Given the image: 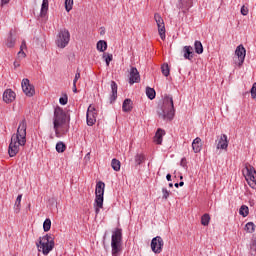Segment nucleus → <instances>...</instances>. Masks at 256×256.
<instances>
[{
  "instance_id": "f257e3e1",
  "label": "nucleus",
  "mask_w": 256,
  "mask_h": 256,
  "mask_svg": "<svg viewBox=\"0 0 256 256\" xmlns=\"http://www.w3.org/2000/svg\"><path fill=\"white\" fill-rule=\"evenodd\" d=\"M27 143V121L22 120L17 128V133L13 134L8 147L9 157H15L21 147H25Z\"/></svg>"
},
{
  "instance_id": "f03ea898",
  "label": "nucleus",
  "mask_w": 256,
  "mask_h": 256,
  "mask_svg": "<svg viewBox=\"0 0 256 256\" xmlns=\"http://www.w3.org/2000/svg\"><path fill=\"white\" fill-rule=\"evenodd\" d=\"M69 116L63 108L57 106L54 109L53 125L56 137H63L69 131Z\"/></svg>"
},
{
  "instance_id": "7ed1b4c3",
  "label": "nucleus",
  "mask_w": 256,
  "mask_h": 256,
  "mask_svg": "<svg viewBox=\"0 0 256 256\" xmlns=\"http://www.w3.org/2000/svg\"><path fill=\"white\" fill-rule=\"evenodd\" d=\"M160 119L164 121H173L175 117V105L173 104V97L166 95L163 99L162 108L158 111Z\"/></svg>"
},
{
  "instance_id": "20e7f679",
  "label": "nucleus",
  "mask_w": 256,
  "mask_h": 256,
  "mask_svg": "<svg viewBox=\"0 0 256 256\" xmlns=\"http://www.w3.org/2000/svg\"><path fill=\"white\" fill-rule=\"evenodd\" d=\"M111 249L112 256H121L123 253V230L121 228H116L112 232Z\"/></svg>"
},
{
  "instance_id": "39448f33",
  "label": "nucleus",
  "mask_w": 256,
  "mask_h": 256,
  "mask_svg": "<svg viewBox=\"0 0 256 256\" xmlns=\"http://www.w3.org/2000/svg\"><path fill=\"white\" fill-rule=\"evenodd\" d=\"M95 201H94V207H95V213L96 215H99L100 209H103V195H105V183L98 182L96 184V190H95Z\"/></svg>"
},
{
  "instance_id": "423d86ee",
  "label": "nucleus",
  "mask_w": 256,
  "mask_h": 256,
  "mask_svg": "<svg viewBox=\"0 0 256 256\" xmlns=\"http://www.w3.org/2000/svg\"><path fill=\"white\" fill-rule=\"evenodd\" d=\"M38 247V251H42L43 255H47L53 251L55 247V242H53V238L49 235H45L40 237L39 243H36Z\"/></svg>"
},
{
  "instance_id": "0eeeda50",
  "label": "nucleus",
  "mask_w": 256,
  "mask_h": 256,
  "mask_svg": "<svg viewBox=\"0 0 256 256\" xmlns=\"http://www.w3.org/2000/svg\"><path fill=\"white\" fill-rule=\"evenodd\" d=\"M69 41H71V34L67 29H61L56 37V46L59 49H65L67 45H69Z\"/></svg>"
},
{
  "instance_id": "6e6552de",
  "label": "nucleus",
  "mask_w": 256,
  "mask_h": 256,
  "mask_svg": "<svg viewBox=\"0 0 256 256\" xmlns=\"http://www.w3.org/2000/svg\"><path fill=\"white\" fill-rule=\"evenodd\" d=\"M242 173L250 187L252 189H255L256 187V181H255V167L251 166V164H245V167L242 170Z\"/></svg>"
},
{
  "instance_id": "1a4fd4ad",
  "label": "nucleus",
  "mask_w": 256,
  "mask_h": 256,
  "mask_svg": "<svg viewBox=\"0 0 256 256\" xmlns=\"http://www.w3.org/2000/svg\"><path fill=\"white\" fill-rule=\"evenodd\" d=\"M154 20L156 21L157 27H158V33L162 41H165V21L163 20V17L159 13L154 14Z\"/></svg>"
},
{
  "instance_id": "9d476101",
  "label": "nucleus",
  "mask_w": 256,
  "mask_h": 256,
  "mask_svg": "<svg viewBox=\"0 0 256 256\" xmlns=\"http://www.w3.org/2000/svg\"><path fill=\"white\" fill-rule=\"evenodd\" d=\"M163 245H165L163 238H161V236H156L152 239L150 247L153 253L159 254L163 251Z\"/></svg>"
},
{
  "instance_id": "9b49d317",
  "label": "nucleus",
  "mask_w": 256,
  "mask_h": 256,
  "mask_svg": "<svg viewBox=\"0 0 256 256\" xmlns=\"http://www.w3.org/2000/svg\"><path fill=\"white\" fill-rule=\"evenodd\" d=\"M86 119H87V125H89L90 127H93V125L97 123V110L95 109V106L90 105L88 107Z\"/></svg>"
},
{
  "instance_id": "f8f14e48",
  "label": "nucleus",
  "mask_w": 256,
  "mask_h": 256,
  "mask_svg": "<svg viewBox=\"0 0 256 256\" xmlns=\"http://www.w3.org/2000/svg\"><path fill=\"white\" fill-rule=\"evenodd\" d=\"M22 91L23 93H25L26 97H33V95H35V86H33L31 84V82L29 81V79L24 78L22 80Z\"/></svg>"
},
{
  "instance_id": "ddd939ff",
  "label": "nucleus",
  "mask_w": 256,
  "mask_h": 256,
  "mask_svg": "<svg viewBox=\"0 0 256 256\" xmlns=\"http://www.w3.org/2000/svg\"><path fill=\"white\" fill-rule=\"evenodd\" d=\"M216 149L227 151L229 147V139L227 138V134H222L220 137L215 141Z\"/></svg>"
},
{
  "instance_id": "4468645a",
  "label": "nucleus",
  "mask_w": 256,
  "mask_h": 256,
  "mask_svg": "<svg viewBox=\"0 0 256 256\" xmlns=\"http://www.w3.org/2000/svg\"><path fill=\"white\" fill-rule=\"evenodd\" d=\"M235 55L238 57V66L241 67V65L245 63V55H247V50H245V47L240 44L235 50Z\"/></svg>"
},
{
  "instance_id": "2eb2a0df",
  "label": "nucleus",
  "mask_w": 256,
  "mask_h": 256,
  "mask_svg": "<svg viewBox=\"0 0 256 256\" xmlns=\"http://www.w3.org/2000/svg\"><path fill=\"white\" fill-rule=\"evenodd\" d=\"M129 75L130 85H133L134 83H139L141 81V75H139V70H137L135 67H131Z\"/></svg>"
},
{
  "instance_id": "dca6fc26",
  "label": "nucleus",
  "mask_w": 256,
  "mask_h": 256,
  "mask_svg": "<svg viewBox=\"0 0 256 256\" xmlns=\"http://www.w3.org/2000/svg\"><path fill=\"white\" fill-rule=\"evenodd\" d=\"M15 43H17V37L15 36V31L11 30L5 40V45L8 49H13V47H15Z\"/></svg>"
},
{
  "instance_id": "f3484780",
  "label": "nucleus",
  "mask_w": 256,
  "mask_h": 256,
  "mask_svg": "<svg viewBox=\"0 0 256 256\" xmlns=\"http://www.w3.org/2000/svg\"><path fill=\"white\" fill-rule=\"evenodd\" d=\"M16 94L13 90L7 89L3 93V101L4 103H13L15 101Z\"/></svg>"
},
{
  "instance_id": "a211bd4d",
  "label": "nucleus",
  "mask_w": 256,
  "mask_h": 256,
  "mask_svg": "<svg viewBox=\"0 0 256 256\" xmlns=\"http://www.w3.org/2000/svg\"><path fill=\"white\" fill-rule=\"evenodd\" d=\"M203 149V142L202 140L197 137L192 142V150L194 153H201V150Z\"/></svg>"
},
{
  "instance_id": "6ab92c4d",
  "label": "nucleus",
  "mask_w": 256,
  "mask_h": 256,
  "mask_svg": "<svg viewBox=\"0 0 256 256\" xmlns=\"http://www.w3.org/2000/svg\"><path fill=\"white\" fill-rule=\"evenodd\" d=\"M183 53L184 59H188V61H191L193 59V55H195V53L193 52V47L191 46H184Z\"/></svg>"
},
{
  "instance_id": "aec40b11",
  "label": "nucleus",
  "mask_w": 256,
  "mask_h": 256,
  "mask_svg": "<svg viewBox=\"0 0 256 256\" xmlns=\"http://www.w3.org/2000/svg\"><path fill=\"white\" fill-rule=\"evenodd\" d=\"M165 135V130L163 129H158L155 136H154V143H156V145H161V143H163V136Z\"/></svg>"
},
{
  "instance_id": "412c9836",
  "label": "nucleus",
  "mask_w": 256,
  "mask_h": 256,
  "mask_svg": "<svg viewBox=\"0 0 256 256\" xmlns=\"http://www.w3.org/2000/svg\"><path fill=\"white\" fill-rule=\"evenodd\" d=\"M122 111H124V113H129L133 111V101H131V99L124 100L122 104Z\"/></svg>"
},
{
  "instance_id": "4be33fe9",
  "label": "nucleus",
  "mask_w": 256,
  "mask_h": 256,
  "mask_svg": "<svg viewBox=\"0 0 256 256\" xmlns=\"http://www.w3.org/2000/svg\"><path fill=\"white\" fill-rule=\"evenodd\" d=\"M111 89H112V94L110 96V103H115L117 100V83L115 81L111 82Z\"/></svg>"
},
{
  "instance_id": "5701e85b",
  "label": "nucleus",
  "mask_w": 256,
  "mask_h": 256,
  "mask_svg": "<svg viewBox=\"0 0 256 256\" xmlns=\"http://www.w3.org/2000/svg\"><path fill=\"white\" fill-rule=\"evenodd\" d=\"M49 11V0H43L41 5L40 16L45 17Z\"/></svg>"
},
{
  "instance_id": "b1692460",
  "label": "nucleus",
  "mask_w": 256,
  "mask_h": 256,
  "mask_svg": "<svg viewBox=\"0 0 256 256\" xmlns=\"http://www.w3.org/2000/svg\"><path fill=\"white\" fill-rule=\"evenodd\" d=\"M96 49L100 53H105L107 51V42L105 40H99L96 44Z\"/></svg>"
},
{
  "instance_id": "393cba45",
  "label": "nucleus",
  "mask_w": 256,
  "mask_h": 256,
  "mask_svg": "<svg viewBox=\"0 0 256 256\" xmlns=\"http://www.w3.org/2000/svg\"><path fill=\"white\" fill-rule=\"evenodd\" d=\"M21 199H23V194H19L16 198V201L14 204L15 213H19L21 211Z\"/></svg>"
},
{
  "instance_id": "a878e982",
  "label": "nucleus",
  "mask_w": 256,
  "mask_h": 256,
  "mask_svg": "<svg viewBox=\"0 0 256 256\" xmlns=\"http://www.w3.org/2000/svg\"><path fill=\"white\" fill-rule=\"evenodd\" d=\"M111 167L114 171H121V161L117 159H112L111 161Z\"/></svg>"
},
{
  "instance_id": "bb28decb",
  "label": "nucleus",
  "mask_w": 256,
  "mask_h": 256,
  "mask_svg": "<svg viewBox=\"0 0 256 256\" xmlns=\"http://www.w3.org/2000/svg\"><path fill=\"white\" fill-rule=\"evenodd\" d=\"M194 49L195 53H197L198 55H201L203 53V44L201 43V41H195Z\"/></svg>"
},
{
  "instance_id": "cd10ccee",
  "label": "nucleus",
  "mask_w": 256,
  "mask_h": 256,
  "mask_svg": "<svg viewBox=\"0 0 256 256\" xmlns=\"http://www.w3.org/2000/svg\"><path fill=\"white\" fill-rule=\"evenodd\" d=\"M102 59H104L106 66L109 67L111 61H113V54L103 53Z\"/></svg>"
},
{
  "instance_id": "c85d7f7f",
  "label": "nucleus",
  "mask_w": 256,
  "mask_h": 256,
  "mask_svg": "<svg viewBox=\"0 0 256 256\" xmlns=\"http://www.w3.org/2000/svg\"><path fill=\"white\" fill-rule=\"evenodd\" d=\"M67 149V146L63 142H58L56 144V151L57 153H65V150Z\"/></svg>"
},
{
  "instance_id": "c756f323",
  "label": "nucleus",
  "mask_w": 256,
  "mask_h": 256,
  "mask_svg": "<svg viewBox=\"0 0 256 256\" xmlns=\"http://www.w3.org/2000/svg\"><path fill=\"white\" fill-rule=\"evenodd\" d=\"M210 221H211V216H209V214H204L201 217V225H203L204 227H207Z\"/></svg>"
},
{
  "instance_id": "7c9ffc66",
  "label": "nucleus",
  "mask_w": 256,
  "mask_h": 256,
  "mask_svg": "<svg viewBox=\"0 0 256 256\" xmlns=\"http://www.w3.org/2000/svg\"><path fill=\"white\" fill-rule=\"evenodd\" d=\"M246 233H255V224L253 222H248L245 225Z\"/></svg>"
},
{
  "instance_id": "2f4dec72",
  "label": "nucleus",
  "mask_w": 256,
  "mask_h": 256,
  "mask_svg": "<svg viewBox=\"0 0 256 256\" xmlns=\"http://www.w3.org/2000/svg\"><path fill=\"white\" fill-rule=\"evenodd\" d=\"M146 95L148 99H151V100L155 99V95H156L155 89L149 88V87L146 88Z\"/></svg>"
},
{
  "instance_id": "473e14b6",
  "label": "nucleus",
  "mask_w": 256,
  "mask_h": 256,
  "mask_svg": "<svg viewBox=\"0 0 256 256\" xmlns=\"http://www.w3.org/2000/svg\"><path fill=\"white\" fill-rule=\"evenodd\" d=\"M239 214L242 215V217H247V215H249V207L242 205L240 207Z\"/></svg>"
},
{
  "instance_id": "72a5a7b5",
  "label": "nucleus",
  "mask_w": 256,
  "mask_h": 256,
  "mask_svg": "<svg viewBox=\"0 0 256 256\" xmlns=\"http://www.w3.org/2000/svg\"><path fill=\"white\" fill-rule=\"evenodd\" d=\"M161 71L164 77H169V74H170L169 64H163L161 67Z\"/></svg>"
},
{
  "instance_id": "f704fd0d",
  "label": "nucleus",
  "mask_w": 256,
  "mask_h": 256,
  "mask_svg": "<svg viewBox=\"0 0 256 256\" xmlns=\"http://www.w3.org/2000/svg\"><path fill=\"white\" fill-rule=\"evenodd\" d=\"M143 161H145V155L137 154L135 156V163H136V165H141V163H143Z\"/></svg>"
},
{
  "instance_id": "c9c22d12",
  "label": "nucleus",
  "mask_w": 256,
  "mask_h": 256,
  "mask_svg": "<svg viewBox=\"0 0 256 256\" xmlns=\"http://www.w3.org/2000/svg\"><path fill=\"white\" fill-rule=\"evenodd\" d=\"M43 229L45 232L51 231V219L47 218L43 223Z\"/></svg>"
},
{
  "instance_id": "e433bc0d",
  "label": "nucleus",
  "mask_w": 256,
  "mask_h": 256,
  "mask_svg": "<svg viewBox=\"0 0 256 256\" xmlns=\"http://www.w3.org/2000/svg\"><path fill=\"white\" fill-rule=\"evenodd\" d=\"M65 9L67 13L73 9V0H65Z\"/></svg>"
},
{
  "instance_id": "4c0bfd02",
  "label": "nucleus",
  "mask_w": 256,
  "mask_h": 256,
  "mask_svg": "<svg viewBox=\"0 0 256 256\" xmlns=\"http://www.w3.org/2000/svg\"><path fill=\"white\" fill-rule=\"evenodd\" d=\"M79 79H81V70L77 69L75 78L73 80L74 87H75V85H77V81H79Z\"/></svg>"
},
{
  "instance_id": "58836bf2",
  "label": "nucleus",
  "mask_w": 256,
  "mask_h": 256,
  "mask_svg": "<svg viewBox=\"0 0 256 256\" xmlns=\"http://www.w3.org/2000/svg\"><path fill=\"white\" fill-rule=\"evenodd\" d=\"M250 93H251L252 99H256V82L253 84Z\"/></svg>"
},
{
  "instance_id": "ea45409f",
  "label": "nucleus",
  "mask_w": 256,
  "mask_h": 256,
  "mask_svg": "<svg viewBox=\"0 0 256 256\" xmlns=\"http://www.w3.org/2000/svg\"><path fill=\"white\" fill-rule=\"evenodd\" d=\"M68 101H69V99L67 98V95H65L59 99L60 105H67Z\"/></svg>"
},
{
  "instance_id": "a19ab883",
  "label": "nucleus",
  "mask_w": 256,
  "mask_h": 256,
  "mask_svg": "<svg viewBox=\"0 0 256 256\" xmlns=\"http://www.w3.org/2000/svg\"><path fill=\"white\" fill-rule=\"evenodd\" d=\"M163 199H169L170 192L167 188H162Z\"/></svg>"
},
{
  "instance_id": "79ce46f5",
  "label": "nucleus",
  "mask_w": 256,
  "mask_h": 256,
  "mask_svg": "<svg viewBox=\"0 0 256 256\" xmlns=\"http://www.w3.org/2000/svg\"><path fill=\"white\" fill-rule=\"evenodd\" d=\"M241 15H244V16L249 15V8L242 6L241 7Z\"/></svg>"
},
{
  "instance_id": "37998d69",
  "label": "nucleus",
  "mask_w": 256,
  "mask_h": 256,
  "mask_svg": "<svg viewBox=\"0 0 256 256\" xmlns=\"http://www.w3.org/2000/svg\"><path fill=\"white\" fill-rule=\"evenodd\" d=\"M27 57V54H25V52L23 50H20L18 52V58L19 59H25Z\"/></svg>"
},
{
  "instance_id": "c03bdc74",
  "label": "nucleus",
  "mask_w": 256,
  "mask_h": 256,
  "mask_svg": "<svg viewBox=\"0 0 256 256\" xmlns=\"http://www.w3.org/2000/svg\"><path fill=\"white\" fill-rule=\"evenodd\" d=\"M23 49H27V43L25 42V40L22 41L21 46H20V50L23 51Z\"/></svg>"
},
{
  "instance_id": "a18cd8bd",
  "label": "nucleus",
  "mask_w": 256,
  "mask_h": 256,
  "mask_svg": "<svg viewBox=\"0 0 256 256\" xmlns=\"http://www.w3.org/2000/svg\"><path fill=\"white\" fill-rule=\"evenodd\" d=\"M181 165H182V167H187V159L183 158L181 160Z\"/></svg>"
},
{
  "instance_id": "49530a36",
  "label": "nucleus",
  "mask_w": 256,
  "mask_h": 256,
  "mask_svg": "<svg viewBox=\"0 0 256 256\" xmlns=\"http://www.w3.org/2000/svg\"><path fill=\"white\" fill-rule=\"evenodd\" d=\"M9 1L11 0H1V6L9 4Z\"/></svg>"
},
{
  "instance_id": "de8ad7c7",
  "label": "nucleus",
  "mask_w": 256,
  "mask_h": 256,
  "mask_svg": "<svg viewBox=\"0 0 256 256\" xmlns=\"http://www.w3.org/2000/svg\"><path fill=\"white\" fill-rule=\"evenodd\" d=\"M14 67L15 69H17V67H21V64L17 61L14 62Z\"/></svg>"
},
{
  "instance_id": "09e8293b",
  "label": "nucleus",
  "mask_w": 256,
  "mask_h": 256,
  "mask_svg": "<svg viewBox=\"0 0 256 256\" xmlns=\"http://www.w3.org/2000/svg\"><path fill=\"white\" fill-rule=\"evenodd\" d=\"M73 92L77 93V84H75V85L73 84Z\"/></svg>"
},
{
  "instance_id": "8fccbe9b",
  "label": "nucleus",
  "mask_w": 256,
  "mask_h": 256,
  "mask_svg": "<svg viewBox=\"0 0 256 256\" xmlns=\"http://www.w3.org/2000/svg\"><path fill=\"white\" fill-rule=\"evenodd\" d=\"M166 179H167V181H171V174H167Z\"/></svg>"
},
{
  "instance_id": "3c124183",
  "label": "nucleus",
  "mask_w": 256,
  "mask_h": 256,
  "mask_svg": "<svg viewBox=\"0 0 256 256\" xmlns=\"http://www.w3.org/2000/svg\"><path fill=\"white\" fill-rule=\"evenodd\" d=\"M179 187H183V185H185V182H180L178 183Z\"/></svg>"
},
{
  "instance_id": "603ef678",
  "label": "nucleus",
  "mask_w": 256,
  "mask_h": 256,
  "mask_svg": "<svg viewBox=\"0 0 256 256\" xmlns=\"http://www.w3.org/2000/svg\"><path fill=\"white\" fill-rule=\"evenodd\" d=\"M174 186L177 188L179 187V183H175Z\"/></svg>"
},
{
  "instance_id": "864d4df0",
  "label": "nucleus",
  "mask_w": 256,
  "mask_h": 256,
  "mask_svg": "<svg viewBox=\"0 0 256 256\" xmlns=\"http://www.w3.org/2000/svg\"><path fill=\"white\" fill-rule=\"evenodd\" d=\"M169 187H170V188H173V183H169Z\"/></svg>"
},
{
  "instance_id": "5fc2aeb1",
  "label": "nucleus",
  "mask_w": 256,
  "mask_h": 256,
  "mask_svg": "<svg viewBox=\"0 0 256 256\" xmlns=\"http://www.w3.org/2000/svg\"><path fill=\"white\" fill-rule=\"evenodd\" d=\"M180 179H183V176H180Z\"/></svg>"
}]
</instances>
